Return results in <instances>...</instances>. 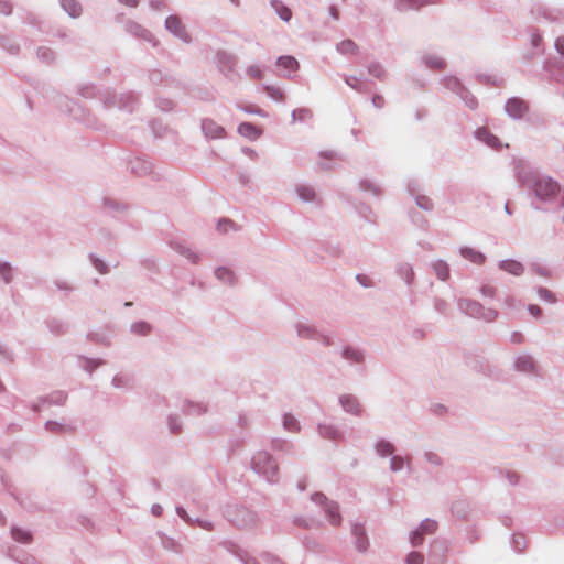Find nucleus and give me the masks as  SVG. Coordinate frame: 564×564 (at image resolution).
<instances>
[{
    "mask_svg": "<svg viewBox=\"0 0 564 564\" xmlns=\"http://www.w3.org/2000/svg\"><path fill=\"white\" fill-rule=\"evenodd\" d=\"M169 425H170V429L172 432H176L181 429V426L178 424H176L175 419L172 416L169 417Z\"/></svg>",
    "mask_w": 564,
    "mask_h": 564,
    "instance_id": "nucleus-49",
    "label": "nucleus"
},
{
    "mask_svg": "<svg viewBox=\"0 0 564 564\" xmlns=\"http://www.w3.org/2000/svg\"><path fill=\"white\" fill-rule=\"evenodd\" d=\"M176 512H177V514H178L180 517H182L183 519H186V511H185L183 508L177 507V508H176Z\"/></svg>",
    "mask_w": 564,
    "mask_h": 564,
    "instance_id": "nucleus-54",
    "label": "nucleus"
},
{
    "mask_svg": "<svg viewBox=\"0 0 564 564\" xmlns=\"http://www.w3.org/2000/svg\"><path fill=\"white\" fill-rule=\"evenodd\" d=\"M238 133L251 140L260 137V130L250 122H242L238 127Z\"/></svg>",
    "mask_w": 564,
    "mask_h": 564,
    "instance_id": "nucleus-12",
    "label": "nucleus"
},
{
    "mask_svg": "<svg viewBox=\"0 0 564 564\" xmlns=\"http://www.w3.org/2000/svg\"><path fill=\"white\" fill-rule=\"evenodd\" d=\"M513 340L520 341V337L518 335H514Z\"/></svg>",
    "mask_w": 564,
    "mask_h": 564,
    "instance_id": "nucleus-59",
    "label": "nucleus"
},
{
    "mask_svg": "<svg viewBox=\"0 0 564 564\" xmlns=\"http://www.w3.org/2000/svg\"><path fill=\"white\" fill-rule=\"evenodd\" d=\"M0 274L6 283H9L11 281V267L9 263H0Z\"/></svg>",
    "mask_w": 564,
    "mask_h": 564,
    "instance_id": "nucleus-31",
    "label": "nucleus"
},
{
    "mask_svg": "<svg viewBox=\"0 0 564 564\" xmlns=\"http://www.w3.org/2000/svg\"><path fill=\"white\" fill-rule=\"evenodd\" d=\"M480 292L484 296L492 297L496 293V290H495V288H492L490 285H484V286H481Z\"/></svg>",
    "mask_w": 564,
    "mask_h": 564,
    "instance_id": "nucleus-42",
    "label": "nucleus"
},
{
    "mask_svg": "<svg viewBox=\"0 0 564 564\" xmlns=\"http://www.w3.org/2000/svg\"><path fill=\"white\" fill-rule=\"evenodd\" d=\"M271 4L274 8L276 14L280 17L281 20H283L285 22L291 20V18H292L291 10L286 6H284L281 1L272 0Z\"/></svg>",
    "mask_w": 564,
    "mask_h": 564,
    "instance_id": "nucleus-16",
    "label": "nucleus"
},
{
    "mask_svg": "<svg viewBox=\"0 0 564 564\" xmlns=\"http://www.w3.org/2000/svg\"><path fill=\"white\" fill-rule=\"evenodd\" d=\"M371 101H372L373 107H376V108H382L383 104H384L383 98L379 95L373 96Z\"/></svg>",
    "mask_w": 564,
    "mask_h": 564,
    "instance_id": "nucleus-45",
    "label": "nucleus"
},
{
    "mask_svg": "<svg viewBox=\"0 0 564 564\" xmlns=\"http://www.w3.org/2000/svg\"><path fill=\"white\" fill-rule=\"evenodd\" d=\"M283 427L290 432H299L300 431L299 422L292 414H289V413L284 414V416H283Z\"/></svg>",
    "mask_w": 564,
    "mask_h": 564,
    "instance_id": "nucleus-21",
    "label": "nucleus"
},
{
    "mask_svg": "<svg viewBox=\"0 0 564 564\" xmlns=\"http://www.w3.org/2000/svg\"><path fill=\"white\" fill-rule=\"evenodd\" d=\"M499 268L512 275H521L524 271L522 263L516 260H503L499 263Z\"/></svg>",
    "mask_w": 564,
    "mask_h": 564,
    "instance_id": "nucleus-11",
    "label": "nucleus"
},
{
    "mask_svg": "<svg viewBox=\"0 0 564 564\" xmlns=\"http://www.w3.org/2000/svg\"><path fill=\"white\" fill-rule=\"evenodd\" d=\"M248 75L253 78L260 79L262 78V72L258 65H251L247 68Z\"/></svg>",
    "mask_w": 564,
    "mask_h": 564,
    "instance_id": "nucleus-38",
    "label": "nucleus"
},
{
    "mask_svg": "<svg viewBox=\"0 0 564 564\" xmlns=\"http://www.w3.org/2000/svg\"><path fill=\"white\" fill-rule=\"evenodd\" d=\"M267 90L269 93V95L275 99V100H282L283 98V95L282 93L278 89V88H274V87H267Z\"/></svg>",
    "mask_w": 564,
    "mask_h": 564,
    "instance_id": "nucleus-39",
    "label": "nucleus"
},
{
    "mask_svg": "<svg viewBox=\"0 0 564 564\" xmlns=\"http://www.w3.org/2000/svg\"><path fill=\"white\" fill-rule=\"evenodd\" d=\"M297 194L303 202H312L315 197L314 191L306 186H300L297 188Z\"/></svg>",
    "mask_w": 564,
    "mask_h": 564,
    "instance_id": "nucleus-25",
    "label": "nucleus"
},
{
    "mask_svg": "<svg viewBox=\"0 0 564 564\" xmlns=\"http://www.w3.org/2000/svg\"><path fill=\"white\" fill-rule=\"evenodd\" d=\"M521 540V536L513 539L514 547L517 549V551H522L524 549V543H522Z\"/></svg>",
    "mask_w": 564,
    "mask_h": 564,
    "instance_id": "nucleus-50",
    "label": "nucleus"
},
{
    "mask_svg": "<svg viewBox=\"0 0 564 564\" xmlns=\"http://www.w3.org/2000/svg\"><path fill=\"white\" fill-rule=\"evenodd\" d=\"M119 1L127 6H130V7H135L138 4V0H119Z\"/></svg>",
    "mask_w": 564,
    "mask_h": 564,
    "instance_id": "nucleus-53",
    "label": "nucleus"
},
{
    "mask_svg": "<svg viewBox=\"0 0 564 564\" xmlns=\"http://www.w3.org/2000/svg\"><path fill=\"white\" fill-rule=\"evenodd\" d=\"M417 205L425 210L432 208V204L427 198L417 199Z\"/></svg>",
    "mask_w": 564,
    "mask_h": 564,
    "instance_id": "nucleus-46",
    "label": "nucleus"
},
{
    "mask_svg": "<svg viewBox=\"0 0 564 564\" xmlns=\"http://www.w3.org/2000/svg\"><path fill=\"white\" fill-rule=\"evenodd\" d=\"M165 28L176 37L182 40L185 43L191 41L189 35L186 32L185 26L182 24L181 20L176 15H170L165 20Z\"/></svg>",
    "mask_w": 564,
    "mask_h": 564,
    "instance_id": "nucleus-7",
    "label": "nucleus"
},
{
    "mask_svg": "<svg viewBox=\"0 0 564 564\" xmlns=\"http://www.w3.org/2000/svg\"><path fill=\"white\" fill-rule=\"evenodd\" d=\"M252 468L257 474L262 475L269 480L272 479L278 471L274 459L267 452H259L253 456Z\"/></svg>",
    "mask_w": 564,
    "mask_h": 564,
    "instance_id": "nucleus-2",
    "label": "nucleus"
},
{
    "mask_svg": "<svg viewBox=\"0 0 564 564\" xmlns=\"http://www.w3.org/2000/svg\"><path fill=\"white\" fill-rule=\"evenodd\" d=\"M340 403H341L343 408L345 409V411L355 413V414L358 413L359 405H358L356 398H354L351 395H344L343 398H340Z\"/></svg>",
    "mask_w": 564,
    "mask_h": 564,
    "instance_id": "nucleus-20",
    "label": "nucleus"
},
{
    "mask_svg": "<svg viewBox=\"0 0 564 564\" xmlns=\"http://www.w3.org/2000/svg\"><path fill=\"white\" fill-rule=\"evenodd\" d=\"M12 538L18 542H29L31 540V534L26 530L22 529H12Z\"/></svg>",
    "mask_w": 564,
    "mask_h": 564,
    "instance_id": "nucleus-26",
    "label": "nucleus"
},
{
    "mask_svg": "<svg viewBox=\"0 0 564 564\" xmlns=\"http://www.w3.org/2000/svg\"><path fill=\"white\" fill-rule=\"evenodd\" d=\"M505 212H506V213H508V214H510V210H509L508 205H506V206H505Z\"/></svg>",
    "mask_w": 564,
    "mask_h": 564,
    "instance_id": "nucleus-60",
    "label": "nucleus"
},
{
    "mask_svg": "<svg viewBox=\"0 0 564 564\" xmlns=\"http://www.w3.org/2000/svg\"><path fill=\"white\" fill-rule=\"evenodd\" d=\"M131 329H132V332H134L137 334H147L150 330V326L144 322H140V323L133 324L131 326Z\"/></svg>",
    "mask_w": 564,
    "mask_h": 564,
    "instance_id": "nucleus-33",
    "label": "nucleus"
},
{
    "mask_svg": "<svg viewBox=\"0 0 564 564\" xmlns=\"http://www.w3.org/2000/svg\"><path fill=\"white\" fill-rule=\"evenodd\" d=\"M163 511V508L160 505H153L152 506V513L156 517L161 516Z\"/></svg>",
    "mask_w": 564,
    "mask_h": 564,
    "instance_id": "nucleus-52",
    "label": "nucleus"
},
{
    "mask_svg": "<svg viewBox=\"0 0 564 564\" xmlns=\"http://www.w3.org/2000/svg\"><path fill=\"white\" fill-rule=\"evenodd\" d=\"M357 279L360 281L361 284H364L365 286H367V284L365 283V280H361V275H357Z\"/></svg>",
    "mask_w": 564,
    "mask_h": 564,
    "instance_id": "nucleus-58",
    "label": "nucleus"
},
{
    "mask_svg": "<svg viewBox=\"0 0 564 564\" xmlns=\"http://www.w3.org/2000/svg\"><path fill=\"white\" fill-rule=\"evenodd\" d=\"M376 451L381 457H386L393 454V446L389 442L380 441L376 444Z\"/></svg>",
    "mask_w": 564,
    "mask_h": 564,
    "instance_id": "nucleus-22",
    "label": "nucleus"
},
{
    "mask_svg": "<svg viewBox=\"0 0 564 564\" xmlns=\"http://www.w3.org/2000/svg\"><path fill=\"white\" fill-rule=\"evenodd\" d=\"M330 14L334 19H338V14H337V11L334 7L330 8Z\"/></svg>",
    "mask_w": 564,
    "mask_h": 564,
    "instance_id": "nucleus-56",
    "label": "nucleus"
},
{
    "mask_svg": "<svg viewBox=\"0 0 564 564\" xmlns=\"http://www.w3.org/2000/svg\"><path fill=\"white\" fill-rule=\"evenodd\" d=\"M321 433L329 438H335L337 432L330 426L321 427Z\"/></svg>",
    "mask_w": 564,
    "mask_h": 564,
    "instance_id": "nucleus-41",
    "label": "nucleus"
},
{
    "mask_svg": "<svg viewBox=\"0 0 564 564\" xmlns=\"http://www.w3.org/2000/svg\"><path fill=\"white\" fill-rule=\"evenodd\" d=\"M11 4L7 1H0V13L8 15L11 13Z\"/></svg>",
    "mask_w": 564,
    "mask_h": 564,
    "instance_id": "nucleus-43",
    "label": "nucleus"
},
{
    "mask_svg": "<svg viewBox=\"0 0 564 564\" xmlns=\"http://www.w3.org/2000/svg\"><path fill=\"white\" fill-rule=\"evenodd\" d=\"M337 51L344 55H356L358 53V46L351 40H344L337 44Z\"/></svg>",
    "mask_w": 564,
    "mask_h": 564,
    "instance_id": "nucleus-15",
    "label": "nucleus"
},
{
    "mask_svg": "<svg viewBox=\"0 0 564 564\" xmlns=\"http://www.w3.org/2000/svg\"><path fill=\"white\" fill-rule=\"evenodd\" d=\"M95 267L96 269L100 272V273H106L107 272V269H106V265L102 261L100 260H95Z\"/></svg>",
    "mask_w": 564,
    "mask_h": 564,
    "instance_id": "nucleus-47",
    "label": "nucleus"
},
{
    "mask_svg": "<svg viewBox=\"0 0 564 564\" xmlns=\"http://www.w3.org/2000/svg\"><path fill=\"white\" fill-rule=\"evenodd\" d=\"M344 357L347 359H352L355 361H361V359H362L361 354L358 350L352 349V348L346 349L344 351Z\"/></svg>",
    "mask_w": 564,
    "mask_h": 564,
    "instance_id": "nucleus-32",
    "label": "nucleus"
},
{
    "mask_svg": "<svg viewBox=\"0 0 564 564\" xmlns=\"http://www.w3.org/2000/svg\"><path fill=\"white\" fill-rule=\"evenodd\" d=\"M45 426L47 430H50L52 432H62V431L66 430L65 425H63L58 422H55V421H47Z\"/></svg>",
    "mask_w": 564,
    "mask_h": 564,
    "instance_id": "nucleus-36",
    "label": "nucleus"
},
{
    "mask_svg": "<svg viewBox=\"0 0 564 564\" xmlns=\"http://www.w3.org/2000/svg\"><path fill=\"white\" fill-rule=\"evenodd\" d=\"M310 111L306 110V109H300V110H294L292 112V118L293 120H295L297 117L299 119L303 120L304 118H306L307 116H310Z\"/></svg>",
    "mask_w": 564,
    "mask_h": 564,
    "instance_id": "nucleus-40",
    "label": "nucleus"
},
{
    "mask_svg": "<svg viewBox=\"0 0 564 564\" xmlns=\"http://www.w3.org/2000/svg\"><path fill=\"white\" fill-rule=\"evenodd\" d=\"M538 296L540 297V300L547 302V303H555V301H556L554 294L545 288L538 289Z\"/></svg>",
    "mask_w": 564,
    "mask_h": 564,
    "instance_id": "nucleus-28",
    "label": "nucleus"
},
{
    "mask_svg": "<svg viewBox=\"0 0 564 564\" xmlns=\"http://www.w3.org/2000/svg\"><path fill=\"white\" fill-rule=\"evenodd\" d=\"M245 111H246V112H253V113H257V115H259V116H264V115H263V112H262L261 110H259V109H258V110H252V109H249V110H248V109H245Z\"/></svg>",
    "mask_w": 564,
    "mask_h": 564,
    "instance_id": "nucleus-55",
    "label": "nucleus"
},
{
    "mask_svg": "<svg viewBox=\"0 0 564 564\" xmlns=\"http://www.w3.org/2000/svg\"><path fill=\"white\" fill-rule=\"evenodd\" d=\"M399 272L408 284H410L412 282L414 273H413V269L411 265H409V264L401 265L399 269Z\"/></svg>",
    "mask_w": 564,
    "mask_h": 564,
    "instance_id": "nucleus-27",
    "label": "nucleus"
},
{
    "mask_svg": "<svg viewBox=\"0 0 564 564\" xmlns=\"http://www.w3.org/2000/svg\"><path fill=\"white\" fill-rule=\"evenodd\" d=\"M113 384H115L116 387H120L122 383H121V380H120L118 377H115V378H113Z\"/></svg>",
    "mask_w": 564,
    "mask_h": 564,
    "instance_id": "nucleus-57",
    "label": "nucleus"
},
{
    "mask_svg": "<svg viewBox=\"0 0 564 564\" xmlns=\"http://www.w3.org/2000/svg\"><path fill=\"white\" fill-rule=\"evenodd\" d=\"M437 523L434 520L425 519L422 521L420 529L415 530L411 534V543L413 545H419L422 542V534H431L436 530Z\"/></svg>",
    "mask_w": 564,
    "mask_h": 564,
    "instance_id": "nucleus-8",
    "label": "nucleus"
},
{
    "mask_svg": "<svg viewBox=\"0 0 564 564\" xmlns=\"http://www.w3.org/2000/svg\"><path fill=\"white\" fill-rule=\"evenodd\" d=\"M202 130L207 138L217 139L225 135V130L221 126L212 119H204L202 121Z\"/></svg>",
    "mask_w": 564,
    "mask_h": 564,
    "instance_id": "nucleus-9",
    "label": "nucleus"
},
{
    "mask_svg": "<svg viewBox=\"0 0 564 564\" xmlns=\"http://www.w3.org/2000/svg\"><path fill=\"white\" fill-rule=\"evenodd\" d=\"M432 267H433V270L438 279H441L442 281H445L448 279L449 268L445 261L436 260L435 262H433Z\"/></svg>",
    "mask_w": 564,
    "mask_h": 564,
    "instance_id": "nucleus-17",
    "label": "nucleus"
},
{
    "mask_svg": "<svg viewBox=\"0 0 564 564\" xmlns=\"http://www.w3.org/2000/svg\"><path fill=\"white\" fill-rule=\"evenodd\" d=\"M234 228V223L229 219H221L217 224V229L220 232H227L229 229Z\"/></svg>",
    "mask_w": 564,
    "mask_h": 564,
    "instance_id": "nucleus-34",
    "label": "nucleus"
},
{
    "mask_svg": "<svg viewBox=\"0 0 564 564\" xmlns=\"http://www.w3.org/2000/svg\"><path fill=\"white\" fill-rule=\"evenodd\" d=\"M520 180L523 184L532 187L534 195L540 200L547 202L560 193V185L549 176H534L532 180L520 176Z\"/></svg>",
    "mask_w": 564,
    "mask_h": 564,
    "instance_id": "nucleus-1",
    "label": "nucleus"
},
{
    "mask_svg": "<svg viewBox=\"0 0 564 564\" xmlns=\"http://www.w3.org/2000/svg\"><path fill=\"white\" fill-rule=\"evenodd\" d=\"M505 111L512 119H521L528 111V106L522 99L512 97L507 100Z\"/></svg>",
    "mask_w": 564,
    "mask_h": 564,
    "instance_id": "nucleus-6",
    "label": "nucleus"
},
{
    "mask_svg": "<svg viewBox=\"0 0 564 564\" xmlns=\"http://www.w3.org/2000/svg\"><path fill=\"white\" fill-rule=\"evenodd\" d=\"M276 65L284 72V76L290 77L299 69V62L291 55L280 56Z\"/></svg>",
    "mask_w": 564,
    "mask_h": 564,
    "instance_id": "nucleus-10",
    "label": "nucleus"
},
{
    "mask_svg": "<svg viewBox=\"0 0 564 564\" xmlns=\"http://www.w3.org/2000/svg\"><path fill=\"white\" fill-rule=\"evenodd\" d=\"M62 7L72 18L80 15L82 7L76 0H62Z\"/></svg>",
    "mask_w": 564,
    "mask_h": 564,
    "instance_id": "nucleus-18",
    "label": "nucleus"
},
{
    "mask_svg": "<svg viewBox=\"0 0 564 564\" xmlns=\"http://www.w3.org/2000/svg\"><path fill=\"white\" fill-rule=\"evenodd\" d=\"M459 252L465 259L473 263L480 264L485 261V256L481 252L474 250L471 248H460Z\"/></svg>",
    "mask_w": 564,
    "mask_h": 564,
    "instance_id": "nucleus-13",
    "label": "nucleus"
},
{
    "mask_svg": "<svg viewBox=\"0 0 564 564\" xmlns=\"http://www.w3.org/2000/svg\"><path fill=\"white\" fill-rule=\"evenodd\" d=\"M430 65L435 68H441L443 66V62L438 58H432L429 61Z\"/></svg>",
    "mask_w": 564,
    "mask_h": 564,
    "instance_id": "nucleus-51",
    "label": "nucleus"
},
{
    "mask_svg": "<svg viewBox=\"0 0 564 564\" xmlns=\"http://www.w3.org/2000/svg\"><path fill=\"white\" fill-rule=\"evenodd\" d=\"M369 74L373 75L375 77L382 79L384 77V69L383 67L378 63H372L368 66Z\"/></svg>",
    "mask_w": 564,
    "mask_h": 564,
    "instance_id": "nucleus-29",
    "label": "nucleus"
},
{
    "mask_svg": "<svg viewBox=\"0 0 564 564\" xmlns=\"http://www.w3.org/2000/svg\"><path fill=\"white\" fill-rule=\"evenodd\" d=\"M514 366L519 371L529 372L534 368V362L531 356L521 355L517 357Z\"/></svg>",
    "mask_w": 564,
    "mask_h": 564,
    "instance_id": "nucleus-14",
    "label": "nucleus"
},
{
    "mask_svg": "<svg viewBox=\"0 0 564 564\" xmlns=\"http://www.w3.org/2000/svg\"><path fill=\"white\" fill-rule=\"evenodd\" d=\"M312 499L317 503H325V512L332 524L336 525L340 523L341 517L338 512V506L335 502L328 503L326 497L323 494H315Z\"/></svg>",
    "mask_w": 564,
    "mask_h": 564,
    "instance_id": "nucleus-4",
    "label": "nucleus"
},
{
    "mask_svg": "<svg viewBox=\"0 0 564 564\" xmlns=\"http://www.w3.org/2000/svg\"><path fill=\"white\" fill-rule=\"evenodd\" d=\"M423 4V0H398L397 8L399 11H405L412 8H419Z\"/></svg>",
    "mask_w": 564,
    "mask_h": 564,
    "instance_id": "nucleus-23",
    "label": "nucleus"
},
{
    "mask_svg": "<svg viewBox=\"0 0 564 564\" xmlns=\"http://www.w3.org/2000/svg\"><path fill=\"white\" fill-rule=\"evenodd\" d=\"M459 307L468 315L473 317L484 318L488 322L494 321L497 317V312L494 310H485L479 303L475 301H460Z\"/></svg>",
    "mask_w": 564,
    "mask_h": 564,
    "instance_id": "nucleus-3",
    "label": "nucleus"
},
{
    "mask_svg": "<svg viewBox=\"0 0 564 564\" xmlns=\"http://www.w3.org/2000/svg\"><path fill=\"white\" fill-rule=\"evenodd\" d=\"M216 276L225 283H232L235 280L234 273L228 268L220 267L216 270Z\"/></svg>",
    "mask_w": 564,
    "mask_h": 564,
    "instance_id": "nucleus-24",
    "label": "nucleus"
},
{
    "mask_svg": "<svg viewBox=\"0 0 564 564\" xmlns=\"http://www.w3.org/2000/svg\"><path fill=\"white\" fill-rule=\"evenodd\" d=\"M404 466V459L400 456H392L390 459V469L392 471H399Z\"/></svg>",
    "mask_w": 564,
    "mask_h": 564,
    "instance_id": "nucleus-30",
    "label": "nucleus"
},
{
    "mask_svg": "<svg viewBox=\"0 0 564 564\" xmlns=\"http://www.w3.org/2000/svg\"><path fill=\"white\" fill-rule=\"evenodd\" d=\"M345 83H346L349 87H351V88H354V89H356V90H358V91H362V89H361V85L359 84V79H358L357 77H355V76H347V77L345 78Z\"/></svg>",
    "mask_w": 564,
    "mask_h": 564,
    "instance_id": "nucleus-35",
    "label": "nucleus"
},
{
    "mask_svg": "<svg viewBox=\"0 0 564 564\" xmlns=\"http://www.w3.org/2000/svg\"><path fill=\"white\" fill-rule=\"evenodd\" d=\"M555 48L561 55H564V36L556 39Z\"/></svg>",
    "mask_w": 564,
    "mask_h": 564,
    "instance_id": "nucleus-44",
    "label": "nucleus"
},
{
    "mask_svg": "<svg viewBox=\"0 0 564 564\" xmlns=\"http://www.w3.org/2000/svg\"><path fill=\"white\" fill-rule=\"evenodd\" d=\"M476 138L484 141L485 143H487L488 145L490 147H498L499 145V140L496 135L491 134L489 131H487L486 129L481 128V129H478L476 131Z\"/></svg>",
    "mask_w": 564,
    "mask_h": 564,
    "instance_id": "nucleus-19",
    "label": "nucleus"
},
{
    "mask_svg": "<svg viewBox=\"0 0 564 564\" xmlns=\"http://www.w3.org/2000/svg\"><path fill=\"white\" fill-rule=\"evenodd\" d=\"M312 499L317 503H325V512L332 524L336 525L340 523L341 517L338 512V506L335 502L328 503L326 497L323 494H315Z\"/></svg>",
    "mask_w": 564,
    "mask_h": 564,
    "instance_id": "nucleus-5",
    "label": "nucleus"
},
{
    "mask_svg": "<svg viewBox=\"0 0 564 564\" xmlns=\"http://www.w3.org/2000/svg\"><path fill=\"white\" fill-rule=\"evenodd\" d=\"M232 3L238 4L239 0H230Z\"/></svg>",
    "mask_w": 564,
    "mask_h": 564,
    "instance_id": "nucleus-61",
    "label": "nucleus"
},
{
    "mask_svg": "<svg viewBox=\"0 0 564 564\" xmlns=\"http://www.w3.org/2000/svg\"><path fill=\"white\" fill-rule=\"evenodd\" d=\"M528 311L533 315V316H539L541 314V308L538 306V305H529L528 306Z\"/></svg>",
    "mask_w": 564,
    "mask_h": 564,
    "instance_id": "nucleus-48",
    "label": "nucleus"
},
{
    "mask_svg": "<svg viewBox=\"0 0 564 564\" xmlns=\"http://www.w3.org/2000/svg\"><path fill=\"white\" fill-rule=\"evenodd\" d=\"M408 564H423V556L417 552H412L406 557Z\"/></svg>",
    "mask_w": 564,
    "mask_h": 564,
    "instance_id": "nucleus-37",
    "label": "nucleus"
}]
</instances>
